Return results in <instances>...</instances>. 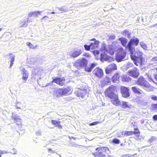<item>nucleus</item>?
<instances>
[{"instance_id": "f257e3e1", "label": "nucleus", "mask_w": 157, "mask_h": 157, "mask_svg": "<svg viewBox=\"0 0 157 157\" xmlns=\"http://www.w3.org/2000/svg\"><path fill=\"white\" fill-rule=\"evenodd\" d=\"M117 91L116 87L113 85H111L105 90V96L108 98H118L117 93L115 92Z\"/></svg>"}, {"instance_id": "f03ea898", "label": "nucleus", "mask_w": 157, "mask_h": 157, "mask_svg": "<svg viewBox=\"0 0 157 157\" xmlns=\"http://www.w3.org/2000/svg\"><path fill=\"white\" fill-rule=\"evenodd\" d=\"M137 84L143 86L147 90L150 91L152 88L143 76H140L136 82Z\"/></svg>"}, {"instance_id": "7ed1b4c3", "label": "nucleus", "mask_w": 157, "mask_h": 157, "mask_svg": "<svg viewBox=\"0 0 157 157\" xmlns=\"http://www.w3.org/2000/svg\"><path fill=\"white\" fill-rule=\"evenodd\" d=\"M96 151H98L92 154L95 157H106L105 153H108L109 149L107 147H100L96 148Z\"/></svg>"}, {"instance_id": "20e7f679", "label": "nucleus", "mask_w": 157, "mask_h": 157, "mask_svg": "<svg viewBox=\"0 0 157 157\" xmlns=\"http://www.w3.org/2000/svg\"><path fill=\"white\" fill-rule=\"evenodd\" d=\"M139 56H137L135 55H131V58L134 61V64L136 66L142 65L144 59L142 57L143 53L140 51L136 52Z\"/></svg>"}, {"instance_id": "39448f33", "label": "nucleus", "mask_w": 157, "mask_h": 157, "mask_svg": "<svg viewBox=\"0 0 157 157\" xmlns=\"http://www.w3.org/2000/svg\"><path fill=\"white\" fill-rule=\"evenodd\" d=\"M88 61L84 58L79 59L76 60L74 63V66L78 69L86 67Z\"/></svg>"}, {"instance_id": "423d86ee", "label": "nucleus", "mask_w": 157, "mask_h": 157, "mask_svg": "<svg viewBox=\"0 0 157 157\" xmlns=\"http://www.w3.org/2000/svg\"><path fill=\"white\" fill-rule=\"evenodd\" d=\"M139 40L137 38L131 39L128 43V46L129 47V51L131 54H133L135 51V48L133 46L134 45L137 46L138 45Z\"/></svg>"}, {"instance_id": "0eeeda50", "label": "nucleus", "mask_w": 157, "mask_h": 157, "mask_svg": "<svg viewBox=\"0 0 157 157\" xmlns=\"http://www.w3.org/2000/svg\"><path fill=\"white\" fill-rule=\"evenodd\" d=\"M126 52L122 48H119L117 50V52L116 54L115 59L117 61L120 62L125 56Z\"/></svg>"}, {"instance_id": "6e6552de", "label": "nucleus", "mask_w": 157, "mask_h": 157, "mask_svg": "<svg viewBox=\"0 0 157 157\" xmlns=\"http://www.w3.org/2000/svg\"><path fill=\"white\" fill-rule=\"evenodd\" d=\"M71 89L68 87L64 88H59L56 92L57 96L60 97L69 95L70 93Z\"/></svg>"}, {"instance_id": "1a4fd4ad", "label": "nucleus", "mask_w": 157, "mask_h": 157, "mask_svg": "<svg viewBox=\"0 0 157 157\" xmlns=\"http://www.w3.org/2000/svg\"><path fill=\"white\" fill-rule=\"evenodd\" d=\"M41 11H32L29 13L28 14V17L27 18V21L24 20L23 21L21 22V23H23V25H22L21 26V27H22L23 26H24L25 25L26 23L29 22L31 21L29 20V17H30L32 16L34 17H38V15H40L41 13Z\"/></svg>"}, {"instance_id": "9d476101", "label": "nucleus", "mask_w": 157, "mask_h": 157, "mask_svg": "<svg viewBox=\"0 0 157 157\" xmlns=\"http://www.w3.org/2000/svg\"><path fill=\"white\" fill-rule=\"evenodd\" d=\"M117 66L114 63H112L106 67L105 71L106 74H108L111 73L113 71L117 70Z\"/></svg>"}, {"instance_id": "9b49d317", "label": "nucleus", "mask_w": 157, "mask_h": 157, "mask_svg": "<svg viewBox=\"0 0 157 157\" xmlns=\"http://www.w3.org/2000/svg\"><path fill=\"white\" fill-rule=\"evenodd\" d=\"M127 74L128 75L136 78L138 77L140 75L139 71L137 68L135 67L134 69L128 71Z\"/></svg>"}, {"instance_id": "f8f14e48", "label": "nucleus", "mask_w": 157, "mask_h": 157, "mask_svg": "<svg viewBox=\"0 0 157 157\" xmlns=\"http://www.w3.org/2000/svg\"><path fill=\"white\" fill-rule=\"evenodd\" d=\"M92 73L94 76L99 78H101L104 75L103 70L98 67H96Z\"/></svg>"}, {"instance_id": "ddd939ff", "label": "nucleus", "mask_w": 157, "mask_h": 157, "mask_svg": "<svg viewBox=\"0 0 157 157\" xmlns=\"http://www.w3.org/2000/svg\"><path fill=\"white\" fill-rule=\"evenodd\" d=\"M66 81L65 78L63 77H56L54 78L52 81V82H54L60 86H63L65 84Z\"/></svg>"}, {"instance_id": "4468645a", "label": "nucleus", "mask_w": 157, "mask_h": 157, "mask_svg": "<svg viewBox=\"0 0 157 157\" xmlns=\"http://www.w3.org/2000/svg\"><path fill=\"white\" fill-rule=\"evenodd\" d=\"M122 96L124 98L128 97L130 96L129 89L127 87L122 86L120 88Z\"/></svg>"}, {"instance_id": "2eb2a0df", "label": "nucleus", "mask_w": 157, "mask_h": 157, "mask_svg": "<svg viewBox=\"0 0 157 157\" xmlns=\"http://www.w3.org/2000/svg\"><path fill=\"white\" fill-rule=\"evenodd\" d=\"M90 41H94L90 44V46L92 50H95L98 47L99 41L96 40V39L93 38L90 40Z\"/></svg>"}, {"instance_id": "dca6fc26", "label": "nucleus", "mask_w": 157, "mask_h": 157, "mask_svg": "<svg viewBox=\"0 0 157 157\" xmlns=\"http://www.w3.org/2000/svg\"><path fill=\"white\" fill-rule=\"evenodd\" d=\"M11 117L12 120H14L15 123L17 125H21L22 120L15 113H12Z\"/></svg>"}, {"instance_id": "f3484780", "label": "nucleus", "mask_w": 157, "mask_h": 157, "mask_svg": "<svg viewBox=\"0 0 157 157\" xmlns=\"http://www.w3.org/2000/svg\"><path fill=\"white\" fill-rule=\"evenodd\" d=\"M75 94L77 97L83 98L86 94V93L84 90L78 89L75 92Z\"/></svg>"}, {"instance_id": "a211bd4d", "label": "nucleus", "mask_w": 157, "mask_h": 157, "mask_svg": "<svg viewBox=\"0 0 157 157\" xmlns=\"http://www.w3.org/2000/svg\"><path fill=\"white\" fill-rule=\"evenodd\" d=\"M82 51L81 49H77L74 50L71 53V56L73 58H76L79 56L82 53Z\"/></svg>"}, {"instance_id": "6ab92c4d", "label": "nucleus", "mask_w": 157, "mask_h": 157, "mask_svg": "<svg viewBox=\"0 0 157 157\" xmlns=\"http://www.w3.org/2000/svg\"><path fill=\"white\" fill-rule=\"evenodd\" d=\"M119 40L121 41L122 45L125 47L126 48L128 49L129 50V47L128 44H127L128 40L124 37H121L119 39Z\"/></svg>"}, {"instance_id": "aec40b11", "label": "nucleus", "mask_w": 157, "mask_h": 157, "mask_svg": "<svg viewBox=\"0 0 157 157\" xmlns=\"http://www.w3.org/2000/svg\"><path fill=\"white\" fill-rule=\"evenodd\" d=\"M136 132H133V131H125L124 132V131H123L121 132V134L119 136H118V137H122L123 136V133H124V135L125 136H129L130 135H132L136 134V133H137Z\"/></svg>"}, {"instance_id": "412c9836", "label": "nucleus", "mask_w": 157, "mask_h": 157, "mask_svg": "<svg viewBox=\"0 0 157 157\" xmlns=\"http://www.w3.org/2000/svg\"><path fill=\"white\" fill-rule=\"evenodd\" d=\"M106 52H104L101 54L100 57L101 60L107 61L111 59V57L107 55Z\"/></svg>"}, {"instance_id": "4be33fe9", "label": "nucleus", "mask_w": 157, "mask_h": 157, "mask_svg": "<svg viewBox=\"0 0 157 157\" xmlns=\"http://www.w3.org/2000/svg\"><path fill=\"white\" fill-rule=\"evenodd\" d=\"M120 75L119 73H115L112 77V80L113 82H115L119 80Z\"/></svg>"}, {"instance_id": "5701e85b", "label": "nucleus", "mask_w": 157, "mask_h": 157, "mask_svg": "<svg viewBox=\"0 0 157 157\" xmlns=\"http://www.w3.org/2000/svg\"><path fill=\"white\" fill-rule=\"evenodd\" d=\"M28 76V73L27 72V71L25 68L23 69L22 79L25 81V82L27 80Z\"/></svg>"}, {"instance_id": "b1692460", "label": "nucleus", "mask_w": 157, "mask_h": 157, "mask_svg": "<svg viewBox=\"0 0 157 157\" xmlns=\"http://www.w3.org/2000/svg\"><path fill=\"white\" fill-rule=\"evenodd\" d=\"M131 89L133 92L134 93L138 95L141 94L142 92L140 89L137 87L136 86L132 87Z\"/></svg>"}, {"instance_id": "393cba45", "label": "nucleus", "mask_w": 157, "mask_h": 157, "mask_svg": "<svg viewBox=\"0 0 157 157\" xmlns=\"http://www.w3.org/2000/svg\"><path fill=\"white\" fill-rule=\"evenodd\" d=\"M115 50L114 47L112 45L108 46V49L107 50V52H108L111 55H113L114 54Z\"/></svg>"}, {"instance_id": "a878e982", "label": "nucleus", "mask_w": 157, "mask_h": 157, "mask_svg": "<svg viewBox=\"0 0 157 157\" xmlns=\"http://www.w3.org/2000/svg\"><path fill=\"white\" fill-rule=\"evenodd\" d=\"M131 80V78L126 75H123L121 77V80L123 82H128L130 81Z\"/></svg>"}, {"instance_id": "bb28decb", "label": "nucleus", "mask_w": 157, "mask_h": 157, "mask_svg": "<svg viewBox=\"0 0 157 157\" xmlns=\"http://www.w3.org/2000/svg\"><path fill=\"white\" fill-rule=\"evenodd\" d=\"M137 99L136 101L138 104H140L143 106H145L147 104V101H145L144 100L142 99L140 100L139 99Z\"/></svg>"}, {"instance_id": "cd10ccee", "label": "nucleus", "mask_w": 157, "mask_h": 157, "mask_svg": "<svg viewBox=\"0 0 157 157\" xmlns=\"http://www.w3.org/2000/svg\"><path fill=\"white\" fill-rule=\"evenodd\" d=\"M112 100H111L112 103L118 106L120 104V101L119 100V99H112Z\"/></svg>"}, {"instance_id": "c85d7f7f", "label": "nucleus", "mask_w": 157, "mask_h": 157, "mask_svg": "<svg viewBox=\"0 0 157 157\" xmlns=\"http://www.w3.org/2000/svg\"><path fill=\"white\" fill-rule=\"evenodd\" d=\"M95 66V64L94 63H91L90 67H86L85 68V71L88 72L91 71L92 69Z\"/></svg>"}, {"instance_id": "c756f323", "label": "nucleus", "mask_w": 157, "mask_h": 157, "mask_svg": "<svg viewBox=\"0 0 157 157\" xmlns=\"http://www.w3.org/2000/svg\"><path fill=\"white\" fill-rule=\"evenodd\" d=\"M131 106V105H128L127 102L125 101L122 102V104L121 106L122 108H130Z\"/></svg>"}, {"instance_id": "7c9ffc66", "label": "nucleus", "mask_w": 157, "mask_h": 157, "mask_svg": "<svg viewBox=\"0 0 157 157\" xmlns=\"http://www.w3.org/2000/svg\"><path fill=\"white\" fill-rule=\"evenodd\" d=\"M107 47L105 44H101V46L100 48L101 51V52L104 51L106 52H107Z\"/></svg>"}, {"instance_id": "2f4dec72", "label": "nucleus", "mask_w": 157, "mask_h": 157, "mask_svg": "<svg viewBox=\"0 0 157 157\" xmlns=\"http://www.w3.org/2000/svg\"><path fill=\"white\" fill-rule=\"evenodd\" d=\"M27 45L28 46L29 48H31L33 49H34L36 48L37 47V45H36L35 46L33 45V44L30 42H28L26 43Z\"/></svg>"}, {"instance_id": "473e14b6", "label": "nucleus", "mask_w": 157, "mask_h": 157, "mask_svg": "<svg viewBox=\"0 0 157 157\" xmlns=\"http://www.w3.org/2000/svg\"><path fill=\"white\" fill-rule=\"evenodd\" d=\"M156 137L154 136H151V138L148 140L147 142L151 144L153 143L154 141L156 140Z\"/></svg>"}, {"instance_id": "72a5a7b5", "label": "nucleus", "mask_w": 157, "mask_h": 157, "mask_svg": "<svg viewBox=\"0 0 157 157\" xmlns=\"http://www.w3.org/2000/svg\"><path fill=\"white\" fill-rule=\"evenodd\" d=\"M52 124L54 125L55 126L57 127L59 124H60V122L59 121H57L55 120H52Z\"/></svg>"}, {"instance_id": "f704fd0d", "label": "nucleus", "mask_w": 157, "mask_h": 157, "mask_svg": "<svg viewBox=\"0 0 157 157\" xmlns=\"http://www.w3.org/2000/svg\"><path fill=\"white\" fill-rule=\"evenodd\" d=\"M140 46L144 50H147V45L143 42H141L140 44Z\"/></svg>"}, {"instance_id": "c9c22d12", "label": "nucleus", "mask_w": 157, "mask_h": 157, "mask_svg": "<svg viewBox=\"0 0 157 157\" xmlns=\"http://www.w3.org/2000/svg\"><path fill=\"white\" fill-rule=\"evenodd\" d=\"M15 56H13L11 58V59L10 61V67H11L13 64V62L15 60Z\"/></svg>"}, {"instance_id": "e433bc0d", "label": "nucleus", "mask_w": 157, "mask_h": 157, "mask_svg": "<svg viewBox=\"0 0 157 157\" xmlns=\"http://www.w3.org/2000/svg\"><path fill=\"white\" fill-rule=\"evenodd\" d=\"M151 62L153 64L157 63V57H154L151 60Z\"/></svg>"}, {"instance_id": "4c0bfd02", "label": "nucleus", "mask_w": 157, "mask_h": 157, "mask_svg": "<svg viewBox=\"0 0 157 157\" xmlns=\"http://www.w3.org/2000/svg\"><path fill=\"white\" fill-rule=\"evenodd\" d=\"M104 80L106 83H111V79L110 78L108 77H106L104 79Z\"/></svg>"}, {"instance_id": "58836bf2", "label": "nucleus", "mask_w": 157, "mask_h": 157, "mask_svg": "<svg viewBox=\"0 0 157 157\" xmlns=\"http://www.w3.org/2000/svg\"><path fill=\"white\" fill-rule=\"evenodd\" d=\"M112 141L113 143L117 144H119L120 142V140L117 138L113 139Z\"/></svg>"}, {"instance_id": "ea45409f", "label": "nucleus", "mask_w": 157, "mask_h": 157, "mask_svg": "<svg viewBox=\"0 0 157 157\" xmlns=\"http://www.w3.org/2000/svg\"><path fill=\"white\" fill-rule=\"evenodd\" d=\"M84 47L85 49L87 51H89L90 49H91V47L90 45H87L86 44H85L84 46Z\"/></svg>"}, {"instance_id": "a19ab883", "label": "nucleus", "mask_w": 157, "mask_h": 157, "mask_svg": "<svg viewBox=\"0 0 157 157\" xmlns=\"http://www.w3.org/2000/svg\"><path fill=\"white\" fill-rule=\"evenodd\" d=\"M99 123L100 122L99 121H95L90 124L89 125L90 126L94 125Z\"/></svg>"}, {"instance_id": "79ce46f5", "label": "nucleus", "mask_w": 157, "mask_h": 157, "mask_svg": "<svg viewBox=\"0 0 157 157\" xmlns=\"http://www.w3.org/2000/svg\"><path fill=\"white\" fill-rule=\"evenodd\" d=\"M115 38V36L114 35H110L109 37V40H113Z\"/></svg>"}, {"instance_id": "37998d69", "label": "nucleus", "mask_w": 157, "mask_h": 157, "mask_svg": "<svg viewBox=\"0 0 157 157\" xmlns=\"http://www.w3.org/2000/svg\"><path fill=\"white\" fill-rule=\"evenodd\" d=\"M152 108L154 109H157V104H152Z\"/></svg>"}, {"instance_id": "c03bdc74", "label": "nucleus", "mask_w": 157, "mask_h": 157, "mask_svg": "<svg viewBox=\"0 0 157 157\" xmlns=\"http://www.w3.org/2000/svg\"><path fill=\"white\" fill-rule=\"evenodd\" d=\"M134 130L135 131L134 132H137L136 133V134H138V136H139L140 135L139 134L140 133V132L139 131V129L137 128H134Z\"/></svg>"}, {"instance_id": "a18cd8bd", "label": "nucleus", "mask_w": 157, "mask_h": 157, "mask_svg": "<svg viewBox=\"0 0 157 157\" xmlns=\"http://www.w3.org/2000/svg\"><path fill=\"white\" fill-rule=\"evenodd\" d=\"M9 153L8 151H1L0 150V154H7Z\"/></svg>"}, {"instance_id": "49530a36", "label": "nucleus", "mask_w": 157, "mask_h": 157, "mask_svg": "<svg viewBox=\"0 0 157 157\" xmlns=\"http://www.w3.org/2000/svg\"><path fill=\"white\" fill-rule=\"evenodd\" d=\"M154 70H155L157 71V73L156 74H155L154 75V77L156 81H157V68L155 67L154 68Z\"/></svg>"}, {"instance_id": "de8ad7c7", "label": "nucleus", "mask_w": 157, "mask_h": 157, "mask_svg": "<svg viewBox=\"0 0 157 157\" xmlns=\"http://www.w3.org/2000/svg\"><path fill=\"white\" fill-rule=\"evenodd\" d=\"M129 31H128V29H126V30H124V31H123L122 32V33L124 35V34H127L128 32Z\"/></svg>"}, {"instance_id": "09e8293b", "label": "nucleus", "mask_w": 157, "mask_h": 157, "mask_svg": "<svg viewBox=\"0 0 157 157\" xmlns=\"http://www.w3.org/2000/svg\"><path fill=\"white\" fill-rule=\"evenodd\" d=\"M12 151H13L10 152V153L13 154L14 155L16 154H17V151L15 149L13 148L12 149Z\"/></svg>"}, {"instance_id": "8fccbe9b", "label": "nucleus", "mask_w": 157, "mask_h": 157, "mask_svg": "<svg viewBox=\"0 0 157 157\" xmlns=\"http://www.w3.org/2000/svg\"><path fill=\"white\" fill-rule=\"evenodd\" d=\"M49 18V17L47 16H44L41 19V20L43 21L44 19L46 20Z\"/></svg>"}, {"instance_id": "3c124183", "label": "nucleus", "mask_w": 157, "mask_h": 157, "mask_svg": "<svg viewBox=\"0 0 157 157\" xmlns=\"http://www.w3.org/2000/svg\"><path fill=\"white\" fill-rule=\"evenodd\" d=\"M153 119L154 120H157V115H154L153 117Z\"/></svg>"}, {"instance_id": "603ef678", "label": "nucleus", "mask_w": 157, "mask_h": 157, "mask_svg": "<svg viewBox=\"0 0 157 157\" xmlns=\"http://www.w3.org/2000/svg\"><path fill=\"white\" fill-rule=\"evenodd\" d=\"M36 134L37 135H41V132L40 131H38L36 132Z\"/></svg>"}, {"instance_id": "864d4df0", "label": "nucleus", "mask_w": 157, "mask_h": 157, "mask_svg": "<svg viewBox=\"0 0 157 157\" xmlns=\"http://www.w3.org/2000/svg\"><path fill=\"white\" fill-rule=\"evenodd\" d=\"M16 107L17 108V109H21V108L17 106V105H18V103H19V102H18L17 100L16 101Z\"/></svg>"}, {"instance_id": "5fc2aeb1", "label": "nucleus", "mask_w": 157, "mask_h": 157, "mask_svg": "<svg viewBox=\"0 0 157 157\" xmlns=\"http://www.w3.org/2000/svg\"><path fill=\"white\" fill-rule=\"evenodd\" d=\"M157 26V23H156V24H155L153 25H152L150 27L152 28V27H155V26Z\"/></svg>"}, {"instance_id": "6e6d98bb", "label": "nucleus", "mask_w": 157, "mask_h": 157, "mask_svg": "<svg viewBox=\"0 0 157 157\" xmlns=\"http://www.w3.org/2000/svg\"><path fill=\"white\" fill-rule=\"evenodd\" d=\"M57 127H58L59 128L61 129L62 128V127L61 125L59 124Z\"/></svg>"}, {"instance_id": "4d7b16f0", "label": "nucleus", "mask_w": 157, "mask_h": 157, "mask_svg": "<svg viewBox=\"0 0 157 157\" xmlns=\"http://www.w3.org/2000/svg\"><path fill=\"white\" fill-rule=\"evenodd\" d=\"M127 34V37L128 38H129L131 36V33H128Z\"/></svg>"}, {"instance_id": "13d9d810", "label": "nucleus", "mask_w": 157, "mask_h": 157, "mask_svg": "<svg viewBox=\"0 0 157 157\" xmlns=\"http://www.w3.org/2000/svg\"><path fill=\"white\" fill-rule=\"evenodd\" d=\"M52 151V153H54V152H55L53 151H52V149H50V148H49V149H48V151H49V152H50V151Z\"/></svg>"}, {"instance_id": "bf43d9fd", "label": "nucleus", "mask_w": 157, "mask_h": 157, "mask_svg": "<svg viewBox=\"0 0 157 157\" xmlns=\"http://www.w3.org/2000/svg\"><path fill=\"white\" fill-rule=\"evenodd\" d=\"M127 155L128 157H133V155H131L129 154H127Z\"/></svg>"}, {"instance_id": "052dcab7", "label": "nucleus", "mask_w": 157, "mask_h": 157, "mask_svg": "<svg viewBox=\"0 0 157 157\" xmlns=\"http://www.w3.org/2000/svg\"><path fill=\"white\" fill-rule=\"evenodd\" d=\"M151 98H157V97H156V96H151Z\"/></svg>"}, {"instance_id": "680f3d73", "label": "nucleus", "mask_w": 157, "mask_h": 157, "mask_svg": "<svg viewBox=\"0 0 157 157\" xmlns=\"http://www.w3.org/2000/svg\"><path fill=\"white\" fill-rule=\"evenodd\" d=\"M122 157H128L127 154L124 155H122Z\"/></svg>"}, {"instance_id": "e2e57ef3", "label": "nucleus", "mask_w": 157, "mask_h": 157, "mask_svg": "<svg viewBox=\"0 0 157 157\" xmlns=\"http://www.w3.org/2000/svg\"><path fill=\"white\" fill-rule=\"evenodd\" d=\"M50 13L51 14H55L56 13L54 12H52Z\"/></svg>"}, {"instance_id": "0e129e2a", "label": "nucleus", "mask_w": 157, "mask_h": 157, "mask_svg": "<svg viewBox=\"0 0 157 157\" xmlns=\"http://www.w3.org/2000/svg\"><path fill=\"white\" fill-rule=\"evenodd\" d=\"M102 103V105H105V103H103V102Z\"/></svg>"}, {"instance_id": "69168bd1", "label": "nucleus", "mask_w": 157, "mask_h": 157, "mask_svg": "<svg viewBox=\"0 0 157 157\" xmlns=\"http://www.w3.org/2000/svg\"><path fill=\"white\" fill-rule=\"evenodd\" d=\"M2 30V28H0V31H1Z\"/></svg>"}, {"instance_id": "338daca9", "label": "nucleus", "mask_w": 157, "mask_h": 157, "mask_svg": "<svg viewBox=\"0 0 157 157\" xmlns=\"http://www.w3.org/2000/svg\"><path fill=\"white\" fill-rule=\"evenodd\" d=\"M154 100H157V99H155V98H154V99H153Z\"/></svg>"}, {"instance_id": "774afa93", "label": "nucleus", "mask_w": 157, "mask_h": 157, "mask_svg": "<svg viewBox=\"0 0 157 157\" xmlns=\"http://www.w3.org/2000/svg\"><path fill=\"white\" fill-rule=\"evenodd\" d=\"M77 145V144H75V145H74L73 146H75H75H76Z\"/></svg>"}]
</instances>
